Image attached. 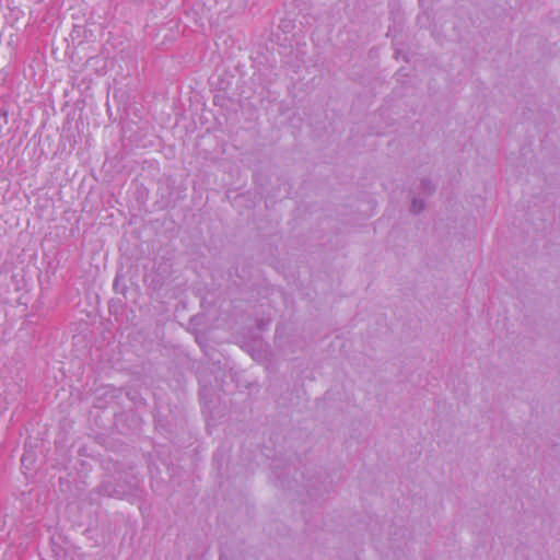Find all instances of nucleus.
<instances>
[{
	"instance_id": "obj_1",
	"label": "nucleus",
	"mask_w": 560,
	"mask_h": 560,
	"mask_svg": "<svg viewBox=\"0 0 560 560\" xmlns=\"http://www.w3.org/2000/svg\"><path fill=\"white\" fill-rule=\"evenodd\" d=\"M421 209H422V206H420V207H418V208H417V205H416V203L413 205V210H415V211H420Z\"/></svg>"
}]
</instances>
